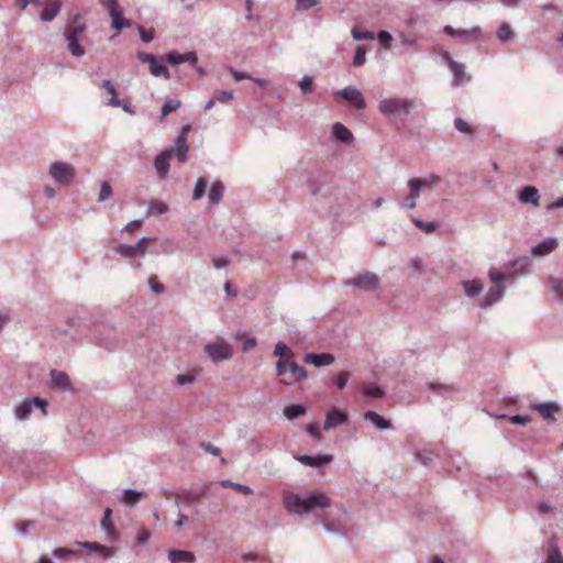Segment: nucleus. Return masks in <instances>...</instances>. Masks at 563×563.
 <instances>
[{"mask_svg": "<svg viewBox=\"0 0 563 563\" xmlns=\"http://www.w3.org/2000/svg\"><path fill=\"white\" fill-rule=\"evenodd\" d=\"M283 504L287 512L305 516L313 514L322 522L323 529L331 534H340V529L328 522L325 516L317 515L318 509H327L332 505L331 498L319 492H310L305 495L284 493Z\"/></svg>", "mask_w": 563, "mask_h": 563, "instance_id": "obj_1", "label": "nucleus"}, {"mask_svg": "<svg viewBox=\"0 0 563 563\" xmlns=\"http://www.w3.org/2000/svg\"><path fill=\"white\" fill-rule=\"evenodd\" d=\"M190 125L185 124L181 126L179 135L175 139L174 146L165 148L159 155L155 157L154 167L161 179H166L169 172V161L176 157L180 163L188 159V133Z\"/></svg>", "mask_w": 563, "mask_h": 563, "instance_id": "obj_2", "label": "nucleus"}, {"mask_svg": "<svg viewBox=\"0 0 563 563\" xmlns=\"http://www.w3.org/2000/svg\"><path fill=\"white\" fill-rule=\"evenodd\" d=\"M422 102L409 98H386L378 102V110L385 117H408Z\"/></svg>", "mask_w": 563, "mask_h": 563, "instance_id": "obj_3", "label": "nucleus"}, {"mask_svg": "<svg viewBox=\"0 0 563 563\" xmlns=\"http://www.w3.org/2000/svg\"><path fill=\"white\" fill-rule=\"evenodd\" d=\"M488 276L494 286L487 291V294L484 297L483 305L485 306H490L499 301L505 292L504 280L514 279V274L506 275L497 271L496 268H490L488 272Z\"/></svg>", "mask_w": 563, "mask_h": 563, "instance_id": "obj_4", "label": "nucleus"}, {"mask_svg": "<svg viewBox=\"0 0 563 563\" xmlns=\"http://www.w3.org/2000/svg\"><path fill=\"white\" fill-rule=\"evenodd\" d=\"M345 287H354L361 291L369 292L375 291L380 287V279L377 274L365 271L357 274L353 278L345 279L342 283Z\"/></svg>", "mask_w": 563, "mask_h": 563, "instance_id": "obj_5", "label": "nucleus"}, {"mask_svg": "<svg viewBox=\"0 0 563 563\" xmlns=\"http://www.w3.org/2000/svg\"><path fill=\"white\" fill-rule=\"evenodd\" d=\"M52 179L63 186H68L76 176L75 167L66 162H53L48 168Z\"/></svg>", "mask_w": 563, "mask_h": 563, "instance_id": "obj_6", "label": "nucleus"}, {"mask_svg": "<svg viewBox=\"0 0 563 563\" xmlns=\"http://www.w3.org/2000/svg\"><path fill=\"white\" fill-rule=\"evenodd\" d=\"M205 352L213 363L230 360L233 355L231 345L220 336L206 344Z\"/></svg>", "mask_w": 563, "mask_h": 563, "instance_id": "obj_7", "label": "nucleus"}, {"mask_svg": "<svg viewBox=\"0 0 563 563\" xmlns=\"http://www.w3.org/2000/svg\"><path fill=\"white\" fill-rule=\"evenodd\" d=\"M48 402L41 397H32L23 400L19 406L15 407L14 416L18 420L27 419L34 408H38L42 415L47 416Z\"/></svg>", "mask_w": 563, "mask_h": 563, "instance_id": "obj_8", "label": "nucleus"}, {"mask_svg": "<svg viewBox=\"0 0 563 563\" xmlns=\"http://www.w3.org/2000/svg\"><path fill=\"white\" fill-rule=\"evenodd\" d=\"M152 241L151 238H141L135 244H119L114 251L117 254L124 258H142L146 253L147 244Z\"/></svg>", "mask_w": 563, "mask_h": 563, "instance_id": "obj_9", "label": "nucleus"}, {"mask_svg": "<svg viewBox=\"0 0 563 563\" xmlns=\"http://www.w3.org/2000/svg\"><path fill=\"white\" fill-rule=\"evenodd\" d=\"M101 3L112 19L111 27L113 30L121 31L132 26V22L123 18L118 0H102Z\"/></svg>", "mask_w": 563, "mask_h": 563, "instance_id": "obj_10", "label": "nucleus"}, {"mask_svg": "<svg viewBox=\"0 0 563 563\" xmlns=\"http://www.w3.org/2000/svg\"><path fill=\"white\" fill-rule=\"evenodd\" d=\"M162 58L174 67H178L180 64L187 63L192 69L202 73V69L198 67V57L195 52L179 53L177 51H170Z\"/></svg>", "mask_w": 563, "mask_h": 563, "instance_id": "obj_11", "label": "nucleus"}, {"mask_svg": "<svg viewBox=\"0 0 563 563\" xmlns=\"http://www.w3.org/2000/svg\"><path fill=\"white\" fill-rule=\"evenodd\" d=\"M334 96L338 98H342L346 100L351 106H353L357 110H362L365 108V99L361 91L353 87L349 86L343 88L342 90H338Z\"/></svg>", "mask_w": 563, "mask_h": 563, "instance_id": "obj_12", "label": "nucleus"}, {"mask_svg": "<svg viewBox=\"0 0 563 563\" xmlns=\"http://www.w3.org/2000/svg\"><path fill=\"white\" fill-rule=\"evenodd\" d=\"M81 15L75 14L66 24L64 36L65 38L81 40L84 32L87 30V24L80 22Z\"/></svg>", "mask_w": 563, "mask_h": 563, "instance_id": "obj_13", "label": "nucleus"}, {"mask_svg": "<svg viewBox=\"0 0 563 563\" xmlns=\"http://www.w3.org/2000/svg\"><path fill=\"white\" fill-rule=\"evenodd\" d=\"M334 360L335 357L331 353H307L303 356V362L314 367L329 366L333 364Z\"/></svg>", "mask_w": 563, "mask_h": 563, "instance_id": "obj_14", "label": "nucleus"}, {"mask_svg": "<svg viewBox=\"0 0 563 563\" xmlns=\"http://www.w3.org/2000/svg\"><path fill=\"white\" fill-rule=\"evenodd\" d=\"M346 420L347 415L345 412L341 411L338 408H332L327 412L323 429L328 431L330 429L343 424L344 422H346Z\"/></svg>", "mask_w": 563, "mask_h": 563, "instance_id": "obj_15", "label": "nucleus"}, {"mask_svg": "<svg viewBox=\"0 0 563 563\" xmlns=\"http://www.w3.org/2000/svg\"><path fill=\"white\" fill-rule=\"evenodd\" d=\"M559 245L555 238H548L539 244L532 246L531 254L533 256H547L554 252Z\"/></svg>", "mask_w": 563, "mask_h": 563, "instance_id": "obj_16", "label": "nucleus"}, {"mask_svg": "<svg viewBox=\"0 0 563 563\" xmlns=\"http://www.w3.org/2000/svg\"><path fill=\"white\" fill-rule=\"evenodd\" d=\"M531 408L537 410L544 420L551 423L555 421L554 415L559 411V407L553 402L532 404Z\"/></svg>", "mask_w": 563, "mask_h": 563, "instance_id": "obj_17", "label": "nucleus"}, {"mask_svg": "<svg viewBox=\"0 0 563 563\" xmlns=\"http://www.w3.org/2000/svg\"><path fill=\"white\" fill-rule=\"evenodd\" d=\"M443 32L448 35L459 38H478L482 35V30L478 26L473 27L471 30H455L451 25H445Z\"/></svg>", "mask_w": 563, "mask_h": 563, "instance_id": "obj_18", "label": "nucleus"}, {"mask_svg": "<svg viewBox=\"0 0 563 563\" xmlns=\"http://www.w3.org/2000/svg\"><path fill=\"white\" fill-rule=\"evenodd\" d=\"M519 201L521 203H531L534 207H538L540 203V194L539 190L534 186H526L519 192Z\"/></svg>", "mask_w": 563, "mask_h": 563, "instance_id": "obj_19", "label": "nucleus"}, {"mask_svg": "<svg viewBox=\"0 0 563 563\" xmlns=\"http://www.w3.org/2000/svg\"><path fill=\"white\" fill-rule=\"evenodd\" d=\"M49 375L54 387L63 391H68L71 389L70 379L67 373L58 369H52Z\"/></svg>", "mask_w": 563, "mask_h": 563, "instance_id": "obj_20", "label": "nucleus"}, {"mask_svg": "<svg viewBox=\"0 0 563 563\" xmlns=\"http://www.w3.org/2000/svg\"><path fill=\"white\" fill-rule=\"evenodd\" d=\"M112 509L106 508L103 518L101 520V528L107 532L110 541H117L119 539V533L117 532L113 523H112Z\"/></svg>", "mask_w": 563, "mask_h": 563, "instance_id": "obj_21", "label": "nucleus"}, {"mask_svg": "<svg viewBox=\"0 0 563 563\" xmlns=\"http://www.w3.org/2000/svg\"><path fill=\"white\" fill-rule=\"evenodd\" d=\"M296 460L302 463L303 465L319 467L323 464L330 463L332 461V455H297Z\"/></svg>", "mask_w": 563, "mask_h": 563, "instance_id": "obj_22", "label": "nucleus"}, {"mask_svg": "<svg viewBox=\"0 0 563 563\" xmlns=\"http://www.w3.org/2000/svg\"><path fill=\"white\" fill-rule=\"evenodd\" d=\"M147 494L144 490H135L132 488H125L122 492V503L126 506H135L142 498H146Z\"/></svg>", "mask_w": 563, "mask_h": 563, "instance_id": "obj_23", "label": "nucleus"}, {"mask_svg": "<svg viewBox=\"0 0 563 563\" xmlns=\"http://www.w3.org/2000/svg\"><path fill=\"white\" fill-rule=\"evenodd\" d=\"M332 134L339 142L344 144H350L354 140L352 132L340 122L333 124Z\"/></svg>", "mask_w": 563, "mask_h": 563, "instance_id": "obj_24", "label": "nucleus"}, {"mask_svg": "<svg viewBox=\"0 0 563 563\" xmlns=\"http://www.w3.org/2000/svg\"><path fill=\"white\" fill-rule=\"evenodd\" d=\"M416 183L422 191H431L434 187L442 183V177L435 174H430L427 177H415Z\"/></svg>", "mask_w": 563, "mask_h": 563, "instance_id": "obj_25", "label": "nucleus"}, {"mask_svg": "<svg viewBox=\"0 0 563 563\" xmlns=\"http://www.w3.org/2000/svg\"><path fill=\"white\" fill-rule=\"evenodd\" d=\"M364 420L372 422L376 428L380 430H387L391 428L389 420L373 410H367L364 413Z\"/></svg>", "mask_w": 563, "mask_h": 563, "instance_id": "obj_26", "label": "nucleus"}, {"mask_svg": "<svg viewBox=\"0 0 563 563\" xmlns=\"http://www.w3.org/2000/svg\"><path fill=\"white\" fill-rule=\"evenodd\" d=\"M62 9V3L58 0H51L41 12V20L43 22L53 21Z\"/></svg>", "mask_w": 563, "mask_h": 563, "instance_id": "obj_27", "label": "nucleus"}, {"mask_svg": "<svg viewBox=\"0 0 563 563\" xmlns=\"http://www.w3.org/2000/svg\"><path fill=\"white\" fill-rule=\"evenodd\" d=\"M180 490V497L183 499V503L187 505H192L199 503L200 498L203 495V490L201 488H181Z\"/></svg>", "mask_w": 563, "mask_h": 563, "instance_id": "obj_28", "label": "nucleus"}, {"mask_svg": "<svg viewBox=\"0 0 563 563\" xmlns=\"http://www.w3.org/2000/svg\"><path fill=\"white\" fill-rule=\"evenodd\" d=\"M78 545L82 549H86V550H89L92 552H97L104 558L112 555L115 551L114 548L106 547V545H102L97 542H88V541L78 542Z\"/></svg>", "mask_w": 563, "mask_h": 563, "instance_id": "obj_29", "label": "nucleus"}, {"mask_svg": "<svg viewBox=\"0 0 563 563\" xmlns=\"http://www.w3.org/2000/svg\"><path fill=\"white\" fill-rule=\"evenodd\" d=\"M168 559L169 561H173V563H194L195 562V555L192 552L185 551V550H170L168 552Z\"/></svg>", "mask_w": 563, "mask_h": 563, "instance_id": "obj_30", "label": "nucleus"}, {"mask_svg": "<svg viewBox=\"0 0 563 563\" xmlns=\"http://www.w3.org/2000/svg\"><path fill=\"white\" fill-rule=\"evenodd\" d=\"M547 285L558 300L563 301V279L555 276L547 277Z\"/></svg>", "mask_w": 563, "mask_h": 563, "instance_id": "obj_31", "label": "nucleus"}, {"mask_svg": "<svg viewBox=\"0 0 563 563\" xmlns=\"http://www.w3.org/2000/svg\"><path fill=\"white\" fill-rule=\"evenodd\" d=\"M224 194V185L221 181H214L209 190L208 199L211 205H218Z\"/></svg>", "mask_w": 563, "mask_h": 563, "instance_id": "obj_32", "label": "nucleus"}, {"mask_svg": "<svg viewBox=\"0 0 563 563\" xmlns=\"http://www.w3.org/2000/svg\"><path fill=\"white\" fill-rule=\"evenodd\" d=\"M531 262L529 257H519L506 264L507 268H515L517 273L525 275L529 273Z\"/></svg>", "mask_w": 563, "mask_h": 563, "instance_id": "obj_33", "label": "nucleus"}, {"mask_svg": "<svg viewBox=\"0 0 563 563\" xmlns=\"http://www.w3.org/2000/svg\"><path fill=\"white\" fill-rule=\"evenodd\" d=\"M168 211V206L161 200H151L147 205V216H161Z\"/></svg>", "mask_w": 563, "mask_h": 563, "instance_id": "obj_34", "label": "nucleus"}, {"mask_svg": "<svg viewBox=\"0 0 563 563\" xmlns=\"http://www.w3.org/2000/svg\"><path fill=\"white\" fill-rule=\"evenodd\" d=\"M462 286L464 288L465 294L471 298L478 296L483 289L482 283L476 279L463 282Z\"/></svg>", "mask_w": 563, "mask_h": 563, "instance_id": "obj_35", "label": "nucleus"}, {"mask_svg": "<svg viewBox=\"0 0 563 563\" xmlns=\"http://www.w3.org/2000/svg\"><path fill=\"white\" fill-rule=\"evenodd\" d=\"M361 393L363 394L364 397L371 399H380L385 396L384 389L374 385L362 386Z\"/></svg>", "mask_w": 563, "mask_h": 563, "instance_id": "obj_36", "label": "nucleus"}, {"mask_svg": "<svg viewBox=\"0 0 563 563\" xmlns=\"http://www.w3.org/2000/svg\"><path fill=\"white\" fill-rule=\"evenodd\" d=\"M306 413V408L302 405H289L284 408V416L288 420H294Z\"/></svg>", "mask_w": 563, "mask_h": 563, "instance_id": "obj_37", "label": "nucleus"}, {"mask_svg": "<svg viewBox=\"0 0 563 563\" xmlns=\"http://www.w3.org/2000/svg\"><path fill=\"white\" fill-rule=\"evenodd\" d=\"M208 185H209V183H208L207 178H205V177L198 178L196 186L194 188V192H192L194 200H200L206 195Z\"/></svg>", "mask_w": 563, "mask_h": 563, "instance_id": "obj_38", "label": "nucleus"}, {"mask_svg": "<svg viewBox=\"0 0 563 563\" xmlns=\"http://www.w3.org/2000/svg\"><path fill=\"white\" fill-rule=\"evenodd\" d=\"M450 69L453 73L452 85L459 86L466 77L463 65L460 63H452V67Z\"/></svg>", "mask_w": 563, "mask_h": 563, "instance_id": "obj_39", "label": "nucleus"}, {"mask_svg": "<svg viewBox=\"0 0 563 563\" xmlns=\"http://www.w3.org/2000/svg\"><path fill=\"white\" fill-rule=\"evenodd\" d=\"M545 563H563V555L554 542L549 544V553Z\"/></svg>", "mask_w": 563, "mask_h": 563, "instance_id": "obj_40", "label": "nucleus"}, {"mask_svg": "<svg viewBox=\"0 0 563 563\" xmlns=\"http://www.w3.org/2000/svg\"><path fill=\"white\" fill-rule=\"evenodd\" d=\"M67 42V48L69 53L75 57H81L85 55V49L80 45V40L65 38Z\"/></svg>", "mask_w": 563, "mask_h": 563, "instance_id": "obj_41", "label": "nucleus"}, {"mask_svg": "<svg viewBox=\"0 0 563 563\" xmlns=\"http://www.w3.org/2000/svg\"><path fill=\"white\" fill-rule=\"evenodd\" d=\"M288 369L298 382L305 380L308 376L306 368L299 366L296 362L291 360L288 363Z\"/></svg>", "mask_w": 563, "mask_h": 563, "instance_id": "obj_42", "label": "nucleus"}, {"mask_svg": "<svg viewBox=\"0 0 563 563\" xmlns=\"http://www.w3.org/2000/svg\"><path fill=\"white\" fill-rule=\"evenodd\" d=\"M497 419H507L511 423L526 426L531 421V418L529 415H515V416H507V415H498L496 416Z\"/></svg>", "mask_w": 563, "mask_h": 563, "instance_id": "obj_43", "label": "nucleus"}, {"mask_svg": "<svg viewBox=\"0 0 563 563\" xmlns=\"http://www.w3.org/2000/svg\"><path fill=\"white\" fill-rule=\"evenodd\" d=\"M274 354L278 356L279 360L288 358L290 361L294 356L292 351L284 342H278L275 345Z\"/></svg>", "mask_w": 563, "mask_h": 563, "instance_id": "obj_44", "label": "nucleus"}, {"mask_svg": "<svg viewBox=\"0 0 563 563\" xmlns=\"http://www.w3.org/2000/svg\"><path fill=\"white\" fill-rule=\"evenodd\" d=\"M221 485L223 487H231L244 495H252L253 494V489L250 487V486H246V485H243V484H240V483H234V482H231L230 479H223L221 481Z\"/></svg>", "mask_w": 563, "mask_h": 563, "instance_id": "obj_45", "label": "nucleus"}, {"mask_svg": "<svg viewBox=\"0 0 563 563\" xmlns=\"http://www.w3.org/2000/svg\"><path fill=\"white\" fill-rule=\"evenodd\" d=\"M150 71L154 77H164L165 79H170V73L168 68L158 62L154 65H151Z\"/></svg>", "mask_w": 563, "mask_h": 563, "instance_id": "obj_46", "label": "nucleus"}, {"mask_svg": "<svg viewBox=\"0 0 563 563\" xmlns=\"http://www.w3.org/2000/svg\"><path fill=\"white\" fill-rule=\"evenodd\" d=\"M496 35L500 42H508L514 38V32L508 23H503Z\"/></svg>", "mask_w": 563, "mask_h": 563, "instance_id": "obj_47", "label": "nucleus"}, {"mask_svg": "<svg viewBox=\"0 0 563 563\" xmlns=\"http://www.w3.org/2000/svg\"><path fill=\"white\" fill-rule=\"evenodd\" d=\"M180 106H181V102L178 99L167 100L163 104V107H162V115H161V118L164 119L170 112H174V111L178 110L180 108Z\"/></svg>", "mask_w": 563, "mask_h": 563, "instance_id": "obj_48", "label": "nucleus"}, {"mask_svg": "<svg viewBox=\"0 0 563 563\" xmlns=\"http://www.w3.org/2000/svg\"><path fill=\"white\" fill-rule=\"evenodd\" d=\"M107 106L109 107H113V108H122V110L129 114H134L135 111L133 110V108L125 103L124 101L120 100V99H109L107 102H106Z\"/></svg>", "mask_w": 563, "mask_h": 563, "instance_id": "obj_49", "label": "nucleus"}, {"mask_svg": "<svg viewBox=\"0 0 563 563\" xmlns=\"http://www.w3.org/2000/svg\"><path fill=\"white\" fill-rule=\"evenodd\" d=\"M147 284H148L150 289L156 295L164 294L166 290L165 286L157 280L156 275H151L147 280Z\"/></svg>", "mask_w": 563, "mask_h": 563, "instance_id": "obj_50", "label": "nucleus"}, {"mask_svg": "<svg viewBox=\"0 0 563 563\" xmlns=\"http://www.w3.org/2000/svg\"><path fill=\"white\" fill-rule=\"evenodd\" d=\"M411 221L417 228H419L426 233H432L437 229V224L434 222H426L417 218H412Z\"/></svg>", "mask_w": 563, "mask_h": 563, "instance_id": "obj_51", "label": "nucleus"}, {"mask_svg": "<svg viewBox=\"0 0 563 563\" xmlns=\"http://www.w3.org/2000/svg\"><path fill=\"white\" fill-rule=\"evenodd\" d=\"M113 195V190L109 183L103 181L100 186V191L98 195V202H104Z\"/></svg>", "mask_w": 563, "mask_h": 563, "instance_id": "obj_52", "label": "nucleus"}, {"mask_svg": "<svg viewBox=\"0 0 563 563\" xmlns=\"http://www.w3.org/2000/svg\"><path fill=\"white\" fill-rule=\"evenodd\" d=\"M366 60V49L364 46H357L354 57H353V65L355 67H360L365 64Z\"/></svg>", "mask_w": 563, "mask_h": 563, "instance_id": "obj_53", "label": "nucleus"}, {"mask_svg": "<svg viewBox=\"0 0 563 563\" xmlns=\"http://www.w3.org/2000/svg\"><path fill=\"white\" fill-rule=\"evenodd\" d=\"M416 459L424 466H428L434 460V453L431 451H422L416 453Z\"/></svg>", "mask_w": 563, "mask_h": 563, "instance_id": "obj_54", "label": "nucleus"}, {"mask_svg": "<svg viewBox=\"0 0 563 563\" xmlns=\"http://www.w3.org/2000/svg\"><path fill=\"white\" fill-rule=\"evenodd\" d=\"M407 186L409 188V194L407 196H409L410 198H413L415 200H418L420 192L422 191L419 188V184L416 183V180L413 178H411L408 180Z\"/></svg>", "mask_w": 563, "mask_h": 563, "instance_id": "obj_55", "label": "nucleus"}, {"mask_svg": "<svg viewBox=\"0 0 563 563\" xmlns=\"http://www.w3.org/2000/svg\"><path fill=\"white\" fill-rule=\"evenodd\" d=\"M137 30H139V33H140V37H141V40L144 43H150V42H152L154 40L155 32H154L153 29L146 30L144 26L137 25Z\"/></svg>", "mask_w": 563, "mask_h": 563, "instance_id": "obj_56", "label": "nucleus"}, {"mask_svg": "<svg viewBox=\"0 0 563 563\" xmlns=\"http://www.w3.org/2000/svg\"><path fill=\"white\" fill-rule=\"evenodd\" d=\"M100 88L104 89L110 96V99H119L117 89L110 79H103L100 84Z\"/></svg>", "mask_w": 563, "mask_h": 563, "instance_id": "obj_57", "label": "nucleus"}, {"mask_svg": "<svg viewBox=\"0 0 563 563\" xmlns=\"http://www.w3.org/2000/svg\"><path fill=\"white\" fill-rule=\"evenodd\" d=\"M214 99L218 102L225 103L233 99V92L230 90H218L214 93Z\"/></svg>", "mask_w": 563, "mask_h": 563, "instance_id": "obj_58", "label": "nucleus"}, {"mask_svg": "<svg viewBox=\"0 0 563 563\" xmlns=\"http://www.w3.org/2000/svg\"><path fill=\"white\" fill-rule=\"evenodd\" d=\"M136 56L140 62L148 64V68L158 62L157 57L152 53L139 52Z\"/></svg>", "mask_w": 563, "mask_h": 563, "instance_id": "obj_59", "label": "nucleus"}, {"mask_svg": "<svg viewBox=\"0 0 563 563\" xmlns=\"http://www.w3.org/2000/svg\"><path fill=\"white\" fill-rule=\"evenodd\" d=\"M52 555L56 559H66L76 555V552L68 548H57L52 552Z\"/></svg>", "mask_w": 563, "mask_h": 563, "instance_id": "obj_60", "label": "nucleus"}, {"mask_svg": "<svg viewBox=\"0 0 563 563\" xmlns=\"http://www.w3.org/2000/svg\"><path fill=\"white\" fill-rule=\"evenodd\" d=\"M312 82H313V78L311 76H303L299 80L298 84H299V87H300L302 93L307 95V93L311 92Z\"/></svg>", "mask_w": 563, "mask_h": 563, "instance_id": "obj_61", "label": "nucleus"}, {"mask_svg": "<svg viewBox=\"0 0 563 563\" xmlns=\"http://www.w3.org/2000/svg\"><path fill=\"white\" fill-rule=\"evenodd\" d=\"M35 527V521L33 520H25L16 525L15 529L19 534L21 536H27L29 529Z\"/></svg>", "mask_w": 563, "mask_h": 563, "instance_id": "obj_62", "label": "nucleus"}, {"mask_svg": "<svg viewBox=\"0 0 563 563\" xmlns=\"http://www.w3.org/2000/svg\"><path fill=\"white\" fill-rule=\"evenodd\" d=\"M318 4V0H296V10L307 11Z\"/></svg>", "mask_w": 563, "mask_h": 563, "instance_id": "obj_63", "label": "nucleus"}, {"mask_svg": "<svg viewBox=\"0 0 563 563\" xmlns=\"http://www.w3.org/2000/svg\"><path fill=\"white\" fill-rule=\"evenodd\" d=\"M195 382L192 374H180L176 376L175 383L179 386L191 385Z\"/></svg>", "mask_w": 563, "mask_h": 563, "instance_id": "obj_64", "label": "nucleus"}]
</instances>
